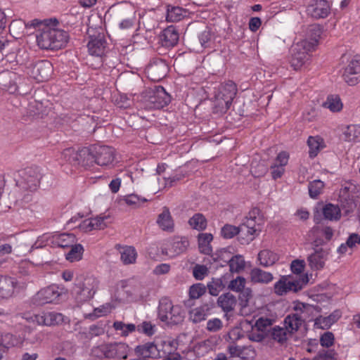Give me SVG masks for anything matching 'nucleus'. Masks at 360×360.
<instances>
[{
    "instance_id": "1",
    "label": "nucleus",
    "mask_w": 360,
    "mask_h": 360,
    "mask_svg": "<svg viewBox=\"0 0 360 360\" xmlns=\"http://www.w3.org/2000/svg\"><path fill=\"white\" fill-rule=\"evenodd\" d=\"M53 22V26L56 25L58 21L54 19H46L43 21L38 19H34L27 22H25L27 30L32 28L37 29L36 39L37 45L41 49L57 50L64 47L68 41L69 34L67 32L56 29L51 25Z\"/></svg>"
},
{
    "instance_id": "2",
    "label": "nucleus",
    "mask_w": 360,
    "mask_h": 360,
    "mask_svg": "<svg viewBox=\"0 0 360 360\" xmlns=\"http://www.w3.org/2000/svg\"><path fill=\"white\" fill-rule=\"evenodd\" d=\"M98 285V281L93 276L77 277L72 290L75 300L79 303L90 300L94 297Z\"/></svg>"
},
{
    "instance_id": "3",
    "label": "nucleus",
    "mask_w": 360,
    "mask_h": 360,
    "mask_svg": "<svg viewBox=\"0 0 360 360\" xmlns=\"http://www.w3.org/2000/svg\"><path fill=\"white\" fill-rule=\"evenodd\" d=\"M290 276H283L274 284V291L278 295H283L288 292H297L302 290L309 282L307 274L300 276L298 279H290Z\"/></svg>"
},
{
    "instance_id": "4",
    "label": "nucleus",
    "mask_w": 360,
    "mask_h": 360,
    "mask_svg": "<svg viewBox=\"0 0 360 360\" xmlns=\"http://www.w3.org/2000/svg\"><path fill=\"white\" fill-rule=\"evenodd\" d=\"M16 185L24 190L34 191L39 186L41 174L37 167H27L18 172Z\"/></svg>"
},
{
    "instance_id": "5",
    "label": "nucleus",
    "mask_w": 360,
    "mask_h": 360,
    "mask_svg": "<svg viewBox=\"0 0 360 360\" xmlns=\"http://www.w3.org/2000/svg\"><path fill=\"white\" fill-rule=\"evenodd\" d=\"M348 63L344 68L342 78L349 86H354L360 82V59L358 57H351L343 54L341 57L342 63Z\"/></svg>"
},
{
    "instance_id": "6",
    "label": "nucleus",
    "mask_w": 360,
    "mask_h": 360,
    "mask_svg": "<svg viewBox=\"0 0 360 360\" xmlns=\"http://www.w3.org/2000/svg\"><path fill=\"white\" fill-rule=\"evenodd\" d=\"M27 74L37 82H43L51 78L53 68L47 60H38L30 64L27 68Z\"/></svg>"
},
{
    "instance_id": "7",
    "label": "nucleus",
    "mask_w": 360,
    "mask_h": 360,
    "mask_svg": "<svg viewBox=\"0 0 360 360\" xmlns=\"http://www.w3.org/2000/svg\"><path fill=\"white\" fill-rule=\"evenodd\" d=\"M314 51L311 45L306 41L297 42L292 49L290 65L294 70H299L309 59L308 53Z\"/></svg>"
},
{
    "instance_id": "8",
    "label": "nucleus",
    "mask_w": 360,
    "mask_h": 360,
    "mask_svg": "<svg viewBox=\"0 0 360 360\" xmlns=\"http://www.w3.org/2000/svg\"><path fill=\"white\" fill-rule=\"evenodd\" d=\"M61 295L59 288L55 285L41 289L32 298V303L36 306L56 302Z\"/></svg>"
},
{
    "instance_id": "9",
    "label": "nucleus",
    "mask_w": 360,
    "mask_h": 360,
    "mask_svg": "<svg viewBox=\"0 0 360 360\" xmlns=\"http://www.w3.org/2000/svg\"><path fill=\"white\" fill-rule=\"evenodd\" d=\"M148 77L154 82H159L165 77L168 72V65L161 58L153 59L146 69Z\"/></svg>"
},
{
    "instance_id": "10",
    "label": "nucleus",
    "mask_w": 360,
    "mask_h": 360,
    "mask_svg": "<svg viewBox=\"0 0 360 360\" xmlns=\"http://www.w3.org/2000/svg\"><path fill=\"white\" fill-rule=\"evenodd\" d=\"M20 80V76L13 71L5 70L0 72V88L9 94L18 91V83Z\"/></svg>"
},
{
    "instance_id": "11",
    "label": "nucleus",
    "mask_w": 360,
    "mask_h": 360,
    "mask_svg": "<svg viewBox=\"0 0 360 360\" xmlns=\"http://www.w3.org/2000/svg\"><path fill=\"white\" fill-rule=\"evenodd\" d=\"M149 102L151 108L160 109L169 105L171 102V96L162 86H155L150 89Z\"/></svg>"
},
{
    "instance_id": "12",
    "label": "nucleus",
    "mask_w": 360,
    "mask_h": 360,
    "mask_svg": "<svg viewBox=\"0 0 360 360\" xmlns=\"http://www.w3.org/2000/svg\"><path fill=\"white\" fill-rule=\"evenodd\" d=\"M96 164L100 166H108L112 163L115 159V150L106 146H93Z\"/></svg>"
},
{
    "instance_id": "13",
    "label": "nucleus",
    "mask_w": 360,
    "mask_h": 360,
    "mask_svg": "<svg viewBox=\"0 0 360 360\" xmlns=\"http://www.w3.org/2000/svg\"><path fill=\"white\" fill-rule=\"evenodd\" d=\"M189 242L186 238L175 237L168 243L167 247L162 249V252L170 257H174L186 251Z\"/></svg>"
},
{
    "instance_id": "14",
    "label": "nucleus",
    "mask_w": 360,
    "mask_h": 360,
    "mask_svg": "<svg viewBox=\"0 0 360 360\" xmlns=\"http://www.w3.org/2000/svg\"><path fill=\"white\" fill-rule=\"evenodd\" d=\"M307 13L313 18H324L330 13V6L326 0H312L307 7Z\"/></svg>"
},
{
    "instance_id": "15",
    "label": "nucleus",
    "mask_w": 360,
    "mask_h": 360,
    "mask_svg": "<svg viewBox=\"0 0 360 360\" xmlns=\"http://www.w3.org/2000/svg\"><path fill=\"white\" fill-rule=\"evenodd\" d=\"M179 39V33L174 25L168 26L160 34V41L166 48L174 47Z\"/></svg>"
},
{
    "instance_id": "16",
    "label": "nucleus",
    "mask_w": 360,
    "mask_h": 360,
    "mask_svg": "<svg viewBox=\"0 0 360 360\" xmlns=\"http://www.w3.org/2000/svg\"><path fill=\"white\" fill-rule=\"evenodd\" d=\"M214 307V302L205 303L189 311V319L194 323L205 321L207 316L210 314L212 309Z\"/></svg>"
},
{
    "instance_id": "17",
    "label": "nucleus",
    "mask_w": 360,
    "mask_h": 360,
    "mask_svg": "<svg viewBox=\"0 0 360 360\" xmlns=\"http://www.w3.org/2000/svg\"><path fill=\"white\" fill-rule=\"evenodd\" d=\"M294 309L299 313L300 317L305 322L311 321L314 316L321 312V308L318 305H313L307 303L300 302L294 307Z\"/></svg>"
},
{
    "instance_id": "18",
    "label": "nucleus",
    "mask_w": 360,
    "mask_h": 360,
    "mask_svg": "<svg viewBox=\"0 0 360 360\" xmlns=\"http://www.w3.org/2000/svg\"><path fill=\"white\" fill-rule=\"evenodd\" d=\"M160 346L156 345L153 342H147L142 345H138L134 349L135 353L139 357L150 359L162 358V355L160 354Z\"/></svg>"
},
{
    "instance_id": "19",
    "label": "nucleus",
    "mask_w": 360,
    "mask_h": 360,
    "mask_svg": "<svg viewBox=\"0 0 360 360\" xmlns=\"http://www.w3.org/2000/svg\"><path fill=\"white\" fill-rule=\"evenodd\" d=\"M328 255L327 250L319 248L309 255L307 261L311 269L313 270L322 269L324 267Z\"/></svg>"
},
{
    "instance_id": "20",
    "label": "nucleus",
    "mask_w": 360,
    "mask_h": 360,
    "mask_svg": "<svg viewBox=\"0 0 360 360\" xmlns=\"http://www.w3.org/2000/svg\"><path fill=\"white\" fill-rule=\"evenodd\" d=\"M105 45L103 34L99 33L96 37L90 36L87 47L91 55L101 56L104 53Z\"/></svg>"
},
{
    "instance_id": "21",
    "label": "nucleus",
    "mask_w": 360,
    "mask_h": 360,
    "mask_svg": "<svg viewBox=\"0 0 360 360\" xmlns=\"http://www.w3.org/2000/svg\"><path fill=\"white\" fill-rule=\"evenodd\" d=\"M322 32L323 29L320 25H310L307 28L305 39L301 41H306L309 45H311L312 49L314 50L315 47L318 45Z\"/></svg>"
},
{
    "instance_id": "22",
    "label": "nucleus",
    "mask_w": 360,
    "mask_h": 360,
    "mask_svg": "<svg viewBox=\"0 0 360 360\" xmlns=\"http://www.w3.org/2000/svg\"><path fill=\"white\" fill-rule=\"evenodd\" d=\"M340 310L336 309L328 316H319L314 320V326L321 329H328L341 317Z\"/></svg>"
},
{
    "instance_id": "23",
    "label": "nucleus",
    "mask_w": 360,
    "mask_h": 360,
    "mask_svg": "<svg viewBox=\"0 0 360 360\" xmlns=\"http://www.w3.org/2000/svg\"><path fill=\"white\" fill-rule=\"evenodd\" d=\"M115 18L118 21L119 27L126 30L134 25V18L131 16V11L127 8H117L115 11Z\"/></svg>"
},
{
    "instance_id": "24",
    "label": "nucleus",
    "mask_w": 360,
    "mask_h": 360,
    "mask_svg": "<svg viewBox=\"0 0 360 360\" xmlns=\"http://www.w3.org/2000/svg\"><path fill=\"white\" fill-rule=\"evenodd\" d=\"M236 94L237 87L236 84L231 81H229L228 82L221 85L215 96L221 98H224L226 102L232 103Z\"/></svg>"
},
{
    "instance_id": "25",
    "label": "nucleus",
    "mask_w": 360,
    "mask_h": 360,
    "mask_svg": "<svg viewBox=\"0 0 360 360\" xmlns=\"http://www.w3.org/2000/svg\"><path fill=\"white\" fill-rule=\"evenodd\" d=\"M217 302L221 310L227 314L234 310L237 304V300L231 292H226L218 297Z\"/></svg>"
},
{
    "instance_id": "26",
    "label": "nucleus",
    "mask_w": 360,
    "mask_h": 360,
    "mask_svg": "<svg viewBox=\"0 0 360 360\" xmlns=\"http://www.w3.org/2000/svg\"><path fill=\"white\" fill-rule=\"evenodd\" d=\"M259 222L257 220L246 217L243 222L240 225L241 235L250 236L248 239L253 240L252 237L257 231H260Z\"/></svg>"
},
{
    "instance_id": "27",
    "label": "nucleus",
    "mask_w": 360,
    "mask_h": 360,
    "mask_svg": "<svg viewBox=\"0 0 360 360\" xmlns=\"http://www.w3.org/2000/svg\"><path fill=\"white\" fill-rule=\"evenodd\" d=\"M157 224L163 231L169 232L174 231V221L168 207H163L162 212L158 217Z\"/></svg>"
},
{
    "instance_id": "28",
    "label": "nucleus",
    "mask_w": 360,
    "mask_h": 360,
    "mask_svg": "<svg viewBox=\"0 0 360 360\" xmlns=\"http://www.w3.org/2000/svg\"><path fill=\"white\" fill-rule=\"evenodd\" d=\"M76 243V237L72 233H61L54 235L51 238V243L62 248H67Z\"/></svg>"
},
{
    "instance_id": "29",
    "label": "nucleus",
    "mask_w": 360,
    "mask_h": 360,
    "mask_svg": "<svg viewBox=\"0 0 360 360\" xmlns=\"http://www.w3.org/2000/svg\"><path fill=\"white\" fill-rule=\"evenodd\" d=\"M94 152L92 150V146L89 148H84L79 150V160L77 165H81L85 168L91 167L96 163Z\"/></svg>"
},
{
    "instance_id": "30",
    "label": "nucleus",
    "mask_w": 360,
    "mask_h": 360,
    "mask_svg": "<svg viewBox=\"0 0 360 360\" xmlns=\"http://www.w3.org/2000/svg\"><path fill=\"white\" fill-rule=\"evenodd\" d=\"M304 323L298 312L288 314L284 319L285 327L290 334L297 331Z\"/></svg>"
},
{
    "instance_id": "31",
    "label": "nucleus",
    "mask_w": 360,
    "mask_h": 360,
    "mask_svg": "<svg viewBox=\"0 0 360 360\" xmlns=\"http://www.w3.org/2000/svg\"><path fill=\"white\" fill-rule=\"evenodd\" d=\"M110 359L119 358L122 359H127L129 347L124 342L110 343Z\"/></svg>"
},
{
    "instance_id": "32",
    "label": "nucleus",
    "mask_w": 360,
    "mask_h": 360,
    "mask_svg": "<svg viewBox=\"0 0 360 360\" xmlns=\"http://www.w3.org/2000/svg\"><path fill=\"white\" fill-rule=\"evenodd\" d=\"M250 278L253 283H268L273 280V275L259 268H254L250 271Z\"/></svg>"
},
{
    "instance_id": "33",
    "label": "nucleus",
    "mask_w": 360,
    "mask_h": 360,
    "mask_svg": "<svg viewBox=\"0 0 360 360\" xmlns=\"http://www.w3.org/2000/svg\"><path fill=\"white\" fill-rule=\"evenodd\" d=\"M324 218L330 221H338L341 217V210L338 205L332 203L325 205L322 209Z\"/></svg>"
},
{
    "instance_id": "34",
    "label": "nucleus",
    "mask_w": 360,
    "mask_h": 360,
    "mask_svg": "<svg viewBox=\"0 0 360 360\" xmlns=\"http://www.w3.org/2000/svg\"><path fill=\"white\" fill-rule=\"evenodd\" d=\"M213 239V236L211 233H199L198 236V248L200 252L205 255H210L212 252L210 242Z\"/></svg>"
},
{
    "instance_id": "35",
    "label": "nucleus",
    "mask_w": 360,
    "mask_h": 360,
    "mask_svg": "<svg viewBox=\"0 0 360 360\" xmlns=\"http://www.w3.org/2000/svg\"><path fill=\"white\" fill-rule=\"evenodd\" d=\"M258 260L262 266L266 267L275 264L278 260V256L269 250H263L258 254Z\"/></svg>"
},
{
    "instance_id": "36",
    "label": "nucleus",
    "mask_w": 360,
    "mask_h": 360,
    "mask_svg": "<svg viewBox=\"0 0 360 360\" xmlns=\"http://www.w3.org/2000/svg\"><path fill=\"white\" fill-rule=\"evenodd\" d=\"M14 41H9L4 36H0V53L3 56L8 57L12 59L15 56L13 51Z\"/></svg>"
},
{
    "instance_id": "37",
    "label": "nucleus",
    "mask_w": 360,
    "mask_h": 360,
    "mask_svg": "<svg viewBox=\"0 0 360 360\" xmlns=\"http://www.w3.org/2000/svg\"><path fill=\"white\" fill-rule=\"evenodd\" d=\"M167 7L166 20L168 22H178L186 15V11L179 6L168 5Z\"/></svg>"
},
{
    "instance_id": "38",
    "label": "nucleus",
    "mask_w": 360,
    "mask_h": 360,
    "mask_svg": "<svg viewBox=\"0 0 360 360\" xmlns=\"http://www.w3.org/2000/svg\"><path fill=\"white\" fill-rule=\"evenodd\" d=\"M173 307L172 302L168 298H162L160 300L158 307V317L162 321L169 320V314Z\"/></svg>"
},
{
    "instance_id": "39",
    "label": "nucleus",
    "mask_w": 360,
    "mask_h": 360,
    "mask_svg": "<svg viewBox=\"0 0 360 360\" xmlns=\"http://www.w3.org/2000/svg\"><path fill=\"white\" fill-rule=\"evenodd\" d=\"M20 343V339L10 333H2L0 335V346L4 349H8L18 345Z\"/></svg>"
},
{
    "instance_id": "40",
    "label": "nucleus",
    "mask_w": 360,
    "mask_h": 360,
    "mask_svg": "<svg viewBox=\"0 0 360 360\" xmlns=\"http://www.w3.org/2000/svg\"><path fill=\"white\" fill-rule=\"evenodd\" d=\"M188 224L192 229L200 231L206 229L207 221L202 214L196 213L189 219Z\"/></svg>"
},
{
    "instance_id": "41",
    "label": "nucleus",
    "mask_w": 360,
    "mask_h": 360,
    "mask_svg": "<svg viewBox=\"0 0 360 360\" xmlns=\"http://www.w3.org/2000/svg\"><path fill=\"white\" fill-rule=\"evenodd\" d=\"M225 286L226 284L223 281V278H213L211 281L207 283L206 288L211 295L217 296Z\"/></svg>"
},
{
    "instance_id": "42",
    "label": "nucleus",
    "mask_w": 360,
    "mask_h": 360,
    "mask_svg": "<svg viewBox=\"0 0 360 360\" xmlns=\"http://www.w3.org/2000/svg\"><path fill=\"white\" fill-rule=\"evenodd\" d=\"M91 354L98 359H110V343L94 347L91 350Z\"/></svg>"
},
{
    "instance_id": "43",
    "label": "nucleus",
    "mask_w": 360,
    "mask_h": 360,
    "mask_svg": "<svg viewBox=\"0 0 360 360\" xmlns=\"http://www.w3.org/2000/svg\"><path fill=\"white\" fill-rule=\"evenodd\" d=\"M274 319H269L267 317H260L256 321L254 327L256 328V330H260L265 334H267L269 336V333L271 330V326L274 323Z\"/></svg>"
},
{
    "instance_id": "44",
    "label": "nucleus",
    "mask_w": 360,
    "mask_h": 360,
    "mask_svg": "<svg viewBox=\"0 0 360 360\" xmlns=\"http://www.w3.org/2000/svg\"><path fill=\"white\" fill-rule=\"evenodd\" d=\"M13 285L11 279L0 277V297L6 298L11 296L13 292Z\"/></svg>"
},
{
    "instance_id": "45",
    "label": "nucleus",
    "mask_w": 360,
    "mask_h": 360,
    "mask_svg": "<svg viewBox=\"0 0 360 360\" xmlns=\"http://www.w3.org/2000/svg\"><path fill=\"white\" fill-rule=\"evenodd\" d=\"M137 253L132 246H127L121 252V260L124 264H134L136 262Z\"/></svg>"
},
{
    "instance_id": "46",
    "label": "nucleus",
    "mask_w": 360,
    "mask_h": 360,
    "mask_svg": "<svg viewBox=\"0 0 360 360\" xmlns=\"http://www.w3.org/2000/svg\"><path fill=\"white\" fill-rule=\"evenodd\" d=\"M70 251L66 254V259L70 262L78 261L82 259L84 248L81 244L74 243L70 245Z\"/></svg>"
},
{
    "instance_id": "47",
    "label": "nucleus",
    "mask_w": 360,
    "mask_h": 360,
    "mask_svg": "<svg viewBox=\"0 0 360 360\" xmlns=\"http://www.w3.org/2000/svg\"><path fill=\"white\" fill-rule=\"evenodd\" d=\"M345 141H356L360 138V129L356 125H349L343 132Z\"/></svg>"
},
{
    "instance_id": "48",
    "label": "nucleus",
    "mask_w": 360,
    "mask_h": 360,
    "mask_svg": "<svg viewBox=\"0 0 360 360\" xmlns=\"http://www.w3.org/2000/svg\"><path fill=\"white\" fill-rule=\"evenodd\" d=\"M288 333H289L285 327L275 326L271 328L269 335L278 342L283 343L287 340Z\"/></svg>"
},
{
    "instance_id": "49",
    "label": "nucleus",
    "mask_w": 360,
    "mask_h": 360,
    "mask_svg": "<svg viewBox=\"0 0 360 360\" xmlns=\"http://www.w3.org/2000/svg\"><path fill=\"white\" fill-rule=\"evenodd\" d=\"M184 314L181 307L173 305L169 314V319H170L172 323L177 325L184 321Z\"/></svg>"
},
{
    "instance_id": "50",
    "label": "nucleus",
    "mask_w": 360,
    "mask_h": 360,
    "mask_svg": "<svg viewBox=\"0 0 360 360\" xmlns=\"http://www.w3.org/2000/svg\"><path fill=\"white\" fill-rule=\"evenodd\" d=\"M245 261L243 256L240 255H234L229 261V266L231 272L239 273L245 268Z\"/></svg>"
},
{
    "instance_id": "51",
    "label": "nucleus",
    "mask_w": 360,
    "mask_h": 360,
    "mask_svg": "<svg viewBox=\"0 0 360 360\" xmlns=\"http://www.w3.org/2000/svg\"><path fill=\"white\" fill-rule=\"evenodd\" d=\"M231 103L226 102L224 98H221L215 96L214 101L213 112L219 115L225 113L231 105Z\"/></svg>"
},
{
    "instance_id": "52",
    "label": "nucleus",
    "mask_w": 360,
    "mask_h": 360,
    "mask_svg": "<svg viewBox=\"0 0 360 360\" xmlns=\"http://www.w3.org/2000/svg\"><path fill=\"white\" fill-rule=\"evenodd\" d=\"M324 183L319 180H314L309 183L308 189L310 198L316 199L321 193Z\"/></svg>"
},
{
    "instance_id": "53",
    "label": "nucleus",
    "mask_w": 360,
    "mask_h": 360,
    "mask_svg": "<svg viewBox=\"0 0 360 360\" xmlns=\"http://www.w3.org/2000/svg\"><path fill=\"white\" fill-rule=\"evenodd\" d=\"M323 106L330 109L333 112H338L342 108V103L338 96H328L327 100L323 103Z\"/></svg>"
},
{
    "instance_id": "54",
    "label": "nucleus",
    "mask_w": 360,
    "mask_h": 360,
    "mask_svg": "<svg viewBox=\"0 0 360 360\" xmlns=\"http://www.w3.org/2000/svg\"><path fill=\"white\" fill-rule=\"evenodd\" d=\"M307 144L309 148V155L311 158H315L321 148V143L318 137L309 136L307 140Z\"/></svg>"
},
{
    "instance_id": "55",
    "label": "nucleus",
    "mask_w": 360,
    "mask_h": 360,
    "mask_svg": "<svg viewBox=\"0 0 360 360\" xmlns=\"http://www.w3.org/2000/svg\"><path fill=\"white\" fill-rule=\"evenodd\" d=\"M61 157L66 162L75 165H77V162L79 160V151H76L72 148H68L63 151Z\"/></svg>"
},
{
    "instance_id": "56",
    "label": "nucleus",
    "mask_w": 360,
    "mask_h": 360,
    "mask_svg": "<svg viewBox=\"0 0 360 360\" xmlns=\"http://www.w3.org/2000/svg\"><path fill=\"white\" fill-rule=\"evenodd\" d=\"M207 288L203 283L193 284L189 289V297L191 300L198 299L206 292Z\"/></svg>"
},
{
    "instance_id": "57",
    "label": "nucleus",
    "mask_w": 360,
    "mask_h": 360,
    "mask_svg": "<svg viewBox=\"0 0 360 360\" xmlns=\"http://www.w3.org/2000/svg\"><path fill=\"white\" fill-rule=\"evenodd\" d=\"M221 234L224 238H232L237 234H241L240 226H235L230 224H226L221 228Z\"/></svg>"
},
{
    "instance_id": "58",
    "label": "nucleus",
    "mask_w": 360,
    "mask_h": 360,
    "mask_svg": "<svg viewBox=\"0 0 360 360\" xmlns=\"http://www.w3.org/2000/svg\"><path fill=\"white\" fill-rule=\"evenodd\" d=\"M333 350L321 349L313 358H303L302 360H336Z\"/></svg>"
},
{
    "instance_id": "59",
    "label": "nucleus",
    "mask_w": 360,
    "mask_h": 360,
    "mask_svg": "<svg viewBox=\"0 0 360 360\" xmlns=\"http://www.w3.org/2000/svg\"><path fill=\"white\" fill-rule=\"evenodd\" d=\"M121 200L124 201L127 205L134 207H138L142 202L147 201L146 198H140L137 195L135 194L126 195Z\"/></svg>"
},
{
    "instance_id": "60",
    "label": "nucleus",
    "mask_w": 360,
    "mask_h": 360,
    "mask_svg": "<svg viewBox=\"0 0 360 360\" xmlns=\"http://www.w3.org/2000/svg\"><path fill=\"white\" fill-rule=\"evenodd\" d=\"M246 281L242 276H237L236 278L231 281L228 285V288L235 292H240L245 288Z\"/></svg>"
},
{
    "instance_id": "61",
    "label": "nucleus",
    "mask_w": 360,
    "mask_h": 360,
    "mask_svg": "<svg viewBox=\"0 0 360 360\" xmlns=\"http://www.w3.org/2000/svg\"><path fill=\"white\" fill-rule=\"evenodd\" d=\"M238 300L239 304L242 309L248 306L250 300L252 298V290L250 288H244L239 292Z\"/></svg>"
},
{
    "instance_id": "62",
    "label": "nucleus",
    "mask_w": 360,
    "mask_h": 360,
    "mask_svg": "<svg viewBox=\"0 0 360 360\" xmlns=\"http://www.w3.org/2000/svg\"><path fill=\"white\" fill-rule=\"evenodd\" d=\"M256 356V351L252 346H244L241 348L239 357L243 360H253Z\"/></svg>"
},
{
    "instance_id": "63",
    "label": "nucleus",
    "mask_w": 360,
    "mask_h": 360,
    "mask_svg": "<svg viewBox=\"0 0 360 360\" xmlns=\"http://www.w3.org/2000/svg\"><path fill=\"white\" fill-rule=\"evenodd\" d=\"M160 346V354L163 357L167 354H170L172 352L176 349L174 341H161L160 344H155Z\"/></svg>"
},
{
    "instance_id": "64",
    "label": "nucleus",
    "mask_w": 360,
    "mask_h": 360,
    "mask_svg": "<svg viewBox=\"0 0 360 360\" xmlns=\"http://www.w3.org/2000/svg\"><path fill=\"white\" fill-rule=\"evenodd\" d=\"M208 272V269L205 265L196 264L193 269V275L196 280H202Z\"/></svg>"
}]
</instances>
